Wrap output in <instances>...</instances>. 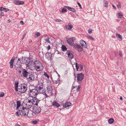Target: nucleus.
<instances>
[{
	"instance_id": "nucleus-57",
	"label": "nucleus",
	"mask_w": 126,
	"mask_h": 126,
	"mask_svg": "<svg viewBox=\"0 0 126 126\" xmlns=\"http://www.w3.org/2000/svg\"><path fill=\"white\" fill-rule=\"evenodd\" d=\"M12 105H13V107H13L14 108V107L15 106V103L14 102H13V103H12Z\"/></svg>"
},
{
	"instance_id": "nucleus-47",
	"label": "nucleus",
	"mask_w": 126,
	"mask_h": 126,
	"mask_svg": "<svg viewBox=\"0 0 126 126\" xmlns=\"http://www.w3.org/2000/svg\"><path fill=\"white\" fill-rule=\"evenodd\" d=\"M92 29H90L88 30V32L89 33H91L92 32Z\"/></svg>"
},
{
	"instance_id": "nucleus-45",
	"label": "nucleus",
	"mask_w": 126,
	"mask_h": 126,
	"mask_svg": "<svg viewBox=\"0 0 126 126\" xmlns=\"http://www.w3.org/2000/svg\"><path fill=\"white\" fill-rule=\"evenodd\" d=\"M4 13L3 12H1L0 14V18H1L2 16H4Z\"/></svg>"
},
{
	"instance_id": "nucleus-41",
	"label": "nucleus",
	"mask_w": 126,
	"mask_h": 126,
	"mask_svg": "<svg viewBox=\"0 0 126 126\" xmlns=\"http://www.w3.org/2000/svg\"><path fill=\"white\" fill-rule=\"evenodd\" d=\"M4 93L2 92H1L0 93V97H2L4 95Z\"/></svg>"
},
{
	"instance_id": "nucleus-54",
	"label": "nucleus",
	"mask_w": 126,
	"mask_h": 126,
	"mask_svg": "<svg viewBox=\"0 0 126 126\" xmlns=\"http://www.w3.org/2000/svg\"><path fill=\"white\" fill-rule=\"evenodd\" d=\"M121 5L119 4H118L117 5V7L118 8H121Z\"/></svg>"
},
{
	"instance_id": "nucleus-2",
	"label": "nucleus",
	"mask_w": 126,
	"mask_h": 126,
	"mask_svg": "<svg viewBox=\"0 0 126 126\" xmlns=\"http://www.w3.org/2000/svg\"><path fill=\"white\" fill-rule=\"evenodd\" d=\"M33 66L37 70L39 71L43 68L42 65L38 61H36L33 62Z\"/></svg>"
},
{
	"instance_id": "nucleus-6",
	"label": "nucleus",
	"mask_w": 126,
	"mask_h": 126,
	"mask_svg": "<svg viewBox=\"0 0 126 126\" xmlns=\"http://www.w3.org/2000/svg\"><path fill=\"white\" fill-rule=\"evenodd\" d=\"M75 40V38L74 37L70 38L67 39V42L70 45L72 46L74 44V42Z\"/></svg>"
},
{
	"instance_id": "nucleus-36",
	"label": "nucleus",
	"mask_w": 126,
	"mask_h": 126,
	"mask_svg": "<svg viewBox=\"0 0 126 126\" xmlns=\"http://www.w3.org/2000/svg\"><path fill=\"white\" fill-rule=\"evenodd\" d=\"M79 64H78L77 63H76V69H77V71H78V69L79 67Z\"/></svg>"
},
{
	"instance_id": "nucleus-15",
	"label": "nucleus",
	"mask_w": 126,
	"mask_h": 126,
	"mask_svg": "<svg viewBox=\"0 0 126 126\" xmlns=\"http://www.w3.org/2000/svg\"><path fill=\"white\" fill-rule=\"evenodd\" d=\"M67 54L68 57L71 59H72L74 58V56L73 54L71 52L70 50H68L66 52Z\"/></svg>"
},
{
	"instance_id": "nucleus-33",
	"label": "nucleus",
	"mask_w": 126,
	"mask_h": 126,
	"mask_svg": "<svg viewBox=\"0 0 126 126\" xmlns=\"http://www.w3.org/2000/svg\"><path fill=\"white\" fill-rule=\"evenodd\" d=\"M67 9L65 8H63L62 9V12L63 13H64L67 12Z\"/></svg>"
},
{
	"instance_id": "nucleus-56",
	"label": "nucleus",
	"mask_w": 126,
	"mask_h": 126,
	"mask_svg": "<svg viewBox=\"0 0 126 126\" xmlns=\"http://www.w3.org/2000/svg\"><path fill=\"white\" fill-rule=\"evenodd\" d=\"M119 55L120 56H121L122 55V53L121 51L119 52Z\"/></svg>"
},
{
	"instance_id": "nucleus-25",
	"label": "nucleus",
	"mask_w": 126,
	"mask_h": 126,
	"mask_svg": "<svg viewBox=\"0 0 126 126\" xmlns=\"http://www.w3.org/2000/svg\"><path fill=\"white\" fill-rule=\"evenodd\" d=\"M41 108L40 107H39L36 109L35 110H34V113L36 114L40 113L41 112Z\"/></svg>"
},
{
	"instance_id": "nucleus-60",
	"label": "nucleus",
	"mask_w": 126,
	"mask_h": 126,
	"mask_svg": "<svg viewBox=\"0 0 126 126\" xmlns=\"http://www.w3.org/2000/svg\"><path fill=\"white\" fill-rule=\"evenodd\" d=\"M50 47L49 45V46L47 47V49H48V50H49L50 49Z\"/></svg>"
},
{
	"instance_id": "nucleus-5",
	"label": "nucleus",
	"mask_w": 126,
	"mask_h": 126,
	"mask_svg": "<svg viewBox=\"0 0 126 126\" xmlns=\"http://www.w3.org/2000/svg\"><path fill=\"white\" fill-rule=\"evenodd\" d=\"M29 59L27 57H22L21 58L20 62L23 64H26L27 66L28 65V61Z\"/></svg>"
},
{
	"instance_id": "nucleus-58",
	"label": "nucleus",
	"mask_w": 126,
	"mask_h": 126,
	"mask_svg": "<svg viewBox=\"0 0 126 126\" xmlns=\"http://www.w3.org/2000/svg\"><path fill=\"white\" fill-rule=\"evenodd\" d=\"M20 23L22 25H23L24 24V23L22 21H20Z\"/></svg>"
},
{
	"instance_id": "nucleus-17",
	"label": "nucleus",
	"mask_w": 126,
	"mask_h": 126,
	"mask_svg": "<svg viewBox=\"0 0 126 126\" xmlns=\"http://www.w3.org/2000/svg\"><path fill=\"white\" fill-rule=\"evenodd\" d=\"M80 43L81 45L85 48H86L87 47V45L85 42L83 40H81L80 41Z\"/></svg>"
},
{
	"instance_id": "nucleus-12",
	"label": "nucleus",
	"mask_w": 126,
	"mask_h": 126,
	"mask_svg": "<svg viewBox=\"0 0 126 126\" xmlns=\"http://www.w3.org/2000/svg\"><path fill=\"white\" fill-rule=\"evenodd\" d=\"M42 88H44L43 83L41 82H39L38 84H37L36 86V89L38 90Z\"/></svg>"
},
{
	"instance_id": "nucleus-35",
	"label": "nucleus",
	"mask_w": 126,
	"mask_h": 126,
	"mask_svg": "<svg viewBox=\"0 0 126 126\" xmlns=\"http://www.w3.org/2000/svg\"><path fill=\"white\" fill-rule=\"evenodd\" d=\"M28 61L29 62H28V66H29V65H31V64H32L33 63V61H29L28 60Z\"/></svg>"
},
{
	"instance_id": "nucleus-20",
	"label": "nucleus",
	"mask_w": 126,
	"mask_h": 126,
	"mask_svg": "<svg viewBox=\"0 0 126 126\" xmlns=\"http://www.w3.org/2000/svg\"><path fill=\"white\" fill-rule=\"evenodd\" d=\"M52 105L57 108H58L60 106V105L56 101L53 102L52 103Z\"/></svg>"
},
{
	"instance_id": "nucleus-8",
	"label": "nucleus",
	"mask_w": 126,
	"mask_h": 126,
	"mask_svg": "<svg viewBox=\"0 0 126 126\" xmlns=\"http://www.w3.org/2000/svg\"><path fill=\"white\" fill-rule=\"evenodd\" d=\"M40 101V100L37 99L35 97H34L32 99V104H33L36 106H37Z\"/></svg>"
},
{
	"instance_id": "nucleus-3",
	"label": "nucleus",
	"mask_w": 126,
	"mask_h": 126,
	"mask_svg": "<svg viewBox=\"0 0 126 126\" xmlns=\"http://www.w3.org/2000/svg\"><path fill=\"white\" fill-rule=\"evenodd\" d=\"M29 94L30 96L32 97L33 95L34 96L37 95L38 93H37V90L36 89H32L29 90L28 91Z\"/></svg>"
},
{
	"instance_id": "nucleus-29",
	"label": "nucleus",
	"mask_w": 126,
	"mask_h": 126,
	"mask_svg": "<svg viewBox=\"0 0 126 126\" xmlns=\"http://www.w3.org/2000/svg\"><path fill=\"white\" fill-rule=\"evenodd\" d=\"M21 106V103L20 101H17V108L16 110L19 109V107Z\"/></svg>"
},
{
	"instance_id": "nucleus-27",
	"label": "nucleus",
	"mask_w": 126,
	"mask_h": 126,
	"mask_svg": "<svg viewBox=\"0 0 126 126\" xmlns=\"http://www.w3.org/2000/svg\"><path fill=\"white\" fill-rule=\"evenodd\" d=\"M80 87L79 86H76L73 87L72 89H74L75 90H76L77 92H78L79 91Z\"/></svg>"
},
{
	"instance_id": "nucleus-1",
	"label": "nucleus",
	"mask_w": 126,
	"mask_h": 126,
	"mask_svg": "<svg viewBox=\"0 0 126 126\" xmlns=\"http://www.w3.org/2000/svg\"><path fill=\"white\" fill-rule=\"evenodd\" d=\"M29 112V108H26L23 107L18 110L19 114L24 116L27 115Z\"/></svg>"
},
{
	"instance_id": "nucleus-40",
	"label": "nucleus",
	"mask_w": 126,
	"mask_h": 126,
	"mask_svg": "<svg viewBox=\"0 0 126 126\" xmlns=\"http://www.w3.org/2000/svg\"><path fill=\"white\" fill-rule=\"evenodd\" d=\"M40 33L39 32H37L36 33H35V35L36 36V37H38L40 35Z\"/></svg>"
},
{
	"instance_id": "nucleus-14",
	"label": "nucleus",
	"mask_w": 126,
	"mask_h": 126,
	"mask_svg": "<svg viewBox=\"0 0 126 126\" xmlns=\"http://www.w3.org/2000/svg\"><path fill=\"white\" fill-rule=\"evenodd\" d=\"M15 59V57H13L11 59L10 62H9V63L10 64V67L11 68H13V64Z\"/></svg>"
},
{
	"instance_id": "nucleus-51",
	"label": "nucleus",
	"mask_w": 126,
	"mask_h": 126,
	"mask_svg": "<svg viewBox=\"0 0 126 126\" xmlns=\"http://www.w3.org/2000/svg\"><path fill=\"white\" fill-rule=\"evenodd\" d=\"M19 113L18 112V111H17V112H16V115H17V116H19V115H20L19 114Z\"/></svg>"
},
{
	"instance_id": "nucleus-59",
	"label": "nucleus",
	"mask_w": 126,
	"mask_h": 126,
	"mask_svg": "<svg viewBox=\"0 0 126 126\" xmlns=\"http://www.w3.org/2000/svg\"><path fill=\"white\" fill-rule=\"evenodd\" d=\"M28 58V59H29V61H33V60L32 59V58H31V57H29V58Z\"/></svg>"
},
{
	"instance_id": "nucleus-18",
	"label": "nucleus",
	"mask_w": 126,
	"mask_h": 126,
	"mask_svg": "<svg viewBox=\"0 0 126 126\" xmlns=\"http://www.w3.org/2000/svg\"><path fill=\"white\" fill-rule=\"evenodd\" d=\"M66 29L67 30H71L73 27V26L70 23H68V25H66L65 26Z\"/></svg>"
},
{
	"instance_id": "nucleus-42",
	"label": "nucleus",
	"mask_w": 126,
	"mask_h": 126,
	"mask_svg": "<svg viewBox=\"0 0 126 126\" xmlns=\"http://www.w3.org/2000/svg\"><path fill=\"white\" fill-rule=\"evenodd\" d=\"M6 9V8L3 7H0V10L1 11H4V10Z\"/></svg>"
},
{
	"instance_id": "nucleus-9",
	"label": "nucleus",
	"mask_w": 126,
	"mask_h": 126,
	"mask_svg": "<svg viewBox=\"0 0 126 126\" xmlns=\"http://www.w3.org/2000/svg\"><path fill=\"white\" fill-rule=\"evenodd\" d=\"M22 74L23 76L25 77H27L30 73H29L25 69L22 68Z\"/></svg>"
},
{
	"instance_id": "nucleus-43",
	"label": "nucleus",
	"mask_w": 126,
	"mask_h": 126,
	"mask_svg": "<svg viewBox=\"0 0 126 126\" xmlns=\"http://www.w3.org/2000/svg\"><path fill=\"white\" fill-rule=\"evenodd\" d=\"M108 3L107 2L104 3L103 4V6H104L107 7H108Z\"/></svg>"
},
{
	"instance_id": "nucleus-39",
	"label": "nucleus",
	"mask_w": 126,
	"mask_h": 126,
	"mask_svg": "<svg viewBox=\"0 0 126 126\" xmlns=\"http://www.w3.org/2000/svg\"><path fill=\"white\" fill-rule=\"evenodd\" d=\"M44 75L46 76V77H47V78L48 79L49 78V76L47 74V73L46 72H45L44 74Z\"/></svg>"
},
{
	"instance_id": "nucleus-26",
	"label": "nucleus",
	"mask_w": 126,
	"mask_h": 126,
	"mask_svg": "<svg viewBox=\"0 0 126 126\" xmlns=\"http://www.w3.org/2000/svg\"><path fill=\"white\" fill-rule=\"evenodd\" d=\"M116 37L118 38V40L119 41H121L122 40V36L120 34H118L117 33L116 34Z\"/></svg>"
},
{
	"instance_id": "nucleus-21",
	"label": "nucleus",
	"mask_w": 126,
	"mask_h": 126,
	"mask_svg": "<svg viewBox=\"0 0 126 126\" xmlns=\"http://www.w3.org/2000/svg\"><path fill=\"white\" fill-rule=\"evenodd\" d=\"M64 7L66 8L69 10L73 12H74L75 13L76 12V10L75 9L73 8L70 7L69 6H65Z\"/></svg>"
},
{
	"instance_id": "nucleus-62",
	"label": "nucleus",
	"mask_w": 126,
	"mask_h": 126,
	"mask_svg": "<svg viewBox=\"0 0 126 126\" xmlns=\"http://www.w3.org/2000/svg\"><path fill=\"white\" fill-rule=\"evenodd\" d=\"M15 90L16 91H18V89H17L18 87H15Z\"/></svg>"
},
{
	"instance_id": "nucleus-30",
	"label": "nucleus",
	"mask_w": 126,
	"mask_h": 126,
	"mask_svg": "<svg viewBox=\"0 0 126 126\" xmlns=\"http://www.w3.org/2000/svg\"><path fill=\"white\" fill-rule=\"evenodd\" d=\"M114 120L113 118H110L108 121V123L109 124H112L114 122Z\"/></svg>"
},
{
	"instance_id": "nucleus-55",
	"label": "nucleus",
	"mask_w": 126,
	"mask_h": 126,
	"mask_svg": "<svg viewBox=\"0 0 126 126\" xmlns=\"http://www.w3.org/2000/svg\"><path fill=\"white\" fill-rule=\"evenodd\" d=\"M44 94V95H45V96L46 98L48 97V96H47V94L46 93H44V94Z\"/></svg>"
},
{
	"instance_id": "nucleus-7",
	"label": "nucleus",
	"mask_w": 126,
	"mask_h": 126,
	"mask_svg": "<svg viewBox=\"0 0 126 126\" xmlns=\"http://www.w3.org/2000/svg\"><path fill=\"white\" fill-rule=\"evenodd\" d=\"M26 78L29 81H31L34 79L35 76L32 73H30Z\"/></svg>"
},
{
	"instance_id": "nucleus-53",
	"label": "nucleus",
	"mask_w": 126,
	"mask_h": 126,
	"mask_svg": "<svg viewBox=\"0 0 126 126\" xmlns=\"http://www.w3.org/2000/svg\"><path fill=\"white\" fill-rule=\"evenodd\" d=\"M21 70L22 71V69H19L18 70H17V71L20 74L21 72Z\"/></svg>"
},
{
	"instance_id": "nucleus-13",
	"label": "nucleus",
	"mask_w": 126,
	"mask_h": 126,
	"mask_svg": "<svg viewBox=\"0 0 126 126\" xmlns=\"http://www.w3.org/2000/svg\"><path fill=\"white\" fill-rule=\"evenodd\" d=\"M37 90V93H38L44 94V93L46 91L44 87L42 88H41Z\"/></svg>"
},
{
	"instance_id": "nucleus-11",
	"label": "nucleus",
	"mask_w": 126,
	"mask_h": 126,
	"mask_svg": "<svg viewBox=\"0 0 126 126\" xmlns=\"http://www.w3.org/2000/svg\"><path fill=\"white\" fill-rule=\"evenodd\" d=\"M47 91L48 92V93L51 95H52L53 93L52 91V88L51 86L50 85H49L47 86Z\"/></svg>"
},
{
	"instance_id": "nucleus-34",
	"label": "nucleus",
	"mask_w": 126,
	"mask_h": 126,
	"mask_svg": "<svg viewBox=\"0 0 126 126\" xmlns=\"http://www.w3.org/2000/svg\"><path fill=\"white\" fill-rule=\"evenodd\" d=\"M49 38L48 37H47L46 38H45V40L46 42H47V43H50V42L49 41Z\"/></svg>"
},
{
	"instance_id": "nucleus-64",
	"label": "nucleus",
	"mask_w": 126,
	"mask_h": 126,
	"mask_svg": "<svg viewBox=\"0 0 126 126\" xmlns=\"http://www.w3.org/2000/svg\"><path fill=\"white\" fill-rule=\"evenodd\" d=\"M18 60L19 61H21V58H18Z\"/></svg>"
},
{
	"instance_id": "nucleus-16",
	"label": "nucleus",
	"mask_w": 126,
	"mask_h": 126,
	"mask_svg": "<svg viewBox=\"0 0 126 126\" xmlns=\"http://www.w3.org/2000/svg\"><path fill=\"white\" fill-rule=\"evenodd\" d=\"M71 103L70 102H67L63 104V107L65 108L71 106Z\"/></svg>"
},
{
	"instance_id": "nucleus-4",
	"label": "nucleus",
	"mask_w": 126,
	"mask_h": 126,
	"mask_svg": "<svg viewBox=\"0 0 126 126\" xmlns=\"http://www.w3.org/2000/svg\"><path fill=\"white\" fill-rule=\"evenodd\" d=\"M84 77V75L82 73L78 74L77 76V82L80 83L81 82Z\"/></svg>"
},
{
	"instance_id": "nucleus-24",
	"label": "nucleus",
	"mask_w": 126,
	"mask_h": 126,
	"mask_svg": "<svg viewBox=\"0 0 126 126\" xmlns=\"http://www.w3.org/2000/svg\"><path fill=\"white\" fill-rule=\"evenodd\" d=\"M19 88H18L19 92H20L21 93H25L24 89H23L22 87L19 86Z\"/></svg>"
},
{
	"instance_id": "nucleus-46",
	"label": "nucleus",
	"mask_w": 126,
	"mask_h": 126,
	"mask_svg": "<svg viewBox=\"0 0 126 126\" xmlns=\"http://www.w3.org/2000/svg\"><path fill=\"white\" fill-rule=\"evenodd\" d=\"M18 82L16 83H15V87H18Z\"/></svg>"
},
{
	"instance_id": "nucleus-37",
	"label": "nucleus",
	"mask_w": 126,
	"mask_h": 126,
	"mask_svg": "<svg viewBox=\"0 0 126 126\" xmlns=\"http://www.w3.org/2000/svg\"><path fill=\"white\" fill-rule=\"evenodd\" d=\"M79 67L80 68V70H83V66L82 65L80 64H79Z\"/></svg>"
},
{
	"instance_id": "nucleus-28",
	"label": "nucleus",
	"mask_w": 126,
	"mask_h": 126,
	"mask_svg": "<svg viewBox=\"0 0 126 126\" xmlns=\"http://www.w3.org/2000/svg\"><path fill=\"white\" fill-rule=\"evenodd\" d=\"M21 86L23 88V89H24V91L25 92L27 90V88L26 87L27 85L24 84L21 85Z\"/></svg>"
},
{
	"instance_id": "nucleus-61",
	"label": "nucleus",
	"mask_w": 126,
	"mask_h": 126,
	"mask_svg": "<svg viewBox=\"0 0 126 126\" xmlns=\"http://www.w3.org/2000/svg\"><path fill=\"white\" fill-rule=\"evenodd\" d=\"M112 6L113 7V8L115 9H116V7H115V6L114 5H112Z\"/></svg>"
},
{
	"instance_id": "nucleus-19",
	"label": "nucleus",
	"mask_w": 126,
	"mask_h": 126,
	"mask_svg": "<svg viewBox=\"0 0 126 126\" xmlns=\"http://www.w3.org/2000/svg\"><path fill=\"white\" fill-rule=\"evenodd\" d=\"M14 3L16 5H20L24 3V2L18 0H16L14 1Z\"/></svg>"
},
{
	"instance_id": "nucleus-38",
	"label": "nucleus",
	"mask_w": 126,
	"mask_h": 126,
	"mask_svg": "<svg viewBox=\"0 0 126 126\" xmlns=\"http://www.w3.org/2000/svg\"><path fill=\"white\" fill-rule=\"evenodd\" d=\"M91 40H94V39L90 35H88L87 36Z\"/></svg>"
},
{
	"instance_id": "nucleus-63",
	"label": "nucleus",
	"mask_w": 126,
	"mask_h": 126,
	"mask_svg": "<svg viewBox=\"0 0 126 126\" xmlns=\"http://www.w3.org/2000/svg\"><path fill=\"white\" fill-rule=\"evenodd\" d=\"M25 37V34H24L23 36V38H22V40H23L24 38Z\"/></svg>"
},
{
	"instance_id": "nucleus-32",
	"label": "nucleus",
	"mask_w": 126,
	"mask_h": 126,
	"mask_svg": "<svg viewBox=\"0 0 126 126\" xmlns=\"http://www.w3.org/2000/svg\"><path fill=\"white\" fill-rule=\"evenodd\" d=\"M32 100H29L28 101V102H28L29 103H30V102H31V103L32 104ZM28 107L29 108H31L32 106V104L31 105V104L30 105H29V104H28Z\"/></svg>"
},
{
	"instance_id": "nucleus-44",
	"label": "nucleus",
	"mask_w": 126,
	"mask_h": 126,
	"mask_svg": "<svg viewBox=\"0 0 126 126\" xmlns=\"http://www.w3.org/2000/svg\"><path fill=\"white\" fill-rule=\"evenodd\" d=\"M123 15L122 14L120 13H118V17L119 18H121L123 16Z\"/></svg>"
},
{
	"instance_id": "nucleus-49",
	"label": "nucleus",
	"mask_w": 126,
	"mask_h": 126,
	"mask_svg": "<svg viewBox=\"0 0 126 126\" xmlns=\"http://www.w3.org/2000/svg\"><path fill=\"white\" fill-rule=\"evenodd\" d=\"M55 21H56L58 22H60L61 21V20L60 19H56L55 20Z\"/></svg>"
},
{
	"instance_id": "nucleus-48",
	"label": "nucleus",
	"mask_w": 126,
	"mask_h": 126,
	"mask_svg": "<svg viewBox=\"0 0 126 126\" xmlns=\"http://www.w3.org/2000/svg\"><path fill=\"white\" fill-rule=\"evenodd\" d=\"M32 122L33 123V124H37V121L35 120V121H33Z\"/></svg>"
},
{
	"instance_id": "nucleus-10",
	"label": "nucleus",
	"mask_w": 126,
	"mask_h": 126,
	"mask_svg": "<svg viewBox=\"0 0 126 126\" xmlns=\"http://www.w3.org/2000/svg\"><path fill=\"white\" fill-rule=\"evenodd\" d=\"M74 47L75 49L77 48L78 51L81 52L83 50L82 48L80 45L76 44L74 45Z\"/></svg>"
},
{
	"instance_id": "nucleus-22",
	"label": "nucleus",
	"mask_w": 126,
	"mask_h": 126,
	"mask_svg": "<svg viewBox=\"0 0 126 126\" xmlns=\"http://www.w3.org/2000/svg\"><path fill=\"white\" fill-rule=\"evenodd\" d=\"M15 68L17 70H18L19 69H22V68L20 65L18 64H16L15 65Z\"/></svg>"
},
{
	"instance_id": "nucleus-50",
	"label": "nucleus",
	"mask_w": 126,
	"mask_h": 126,
	"mask_svg": "<svg viewBox=\"0 0 126 126\" xmlns=\"http://www.w3.org/2000/svg\"><path fill=\"white\" fill-rule=\"evenodd\" d=\"M77 3L78 4V5L79 6L80 8H81V7L80 4L78 2H77Z\"/></svg>"
},
{
	"instance_id": "nucleus-52",
	"label": "nucleus",
	"mask_w": 126,
	"mask_h": 126,
	"mask_svg": "<svg viewBox=\"0 0 126 126\" xmlns=\"http://www.w3.org/2000/svg\"><path fill=\"white\" fill-rule=\"evenodd\" d=\"M9 10L8 9L6 8V9L4 10V11L5 12H6L8 11H9Z\"/></svg>"
},
{
	"instance_id": "nucleus-31",
	"label": "nucleus",
	"mask_w": 126,
	"mask_h": 126,
	"mask_svg": "<svg viewBox=\"0 0 126 126\" xmlns=\"http://www.w3.org/2000/svg\"><path fill=\"white\" fill-rule=\"evenodd\" d=\"M62 48L63 51H64L67 50V48L64 45H63L62 47Z\"/></svg>"
},
{
	"instance_id": "nucleus-23",
	"label": "nucleus",
	"mask_w": 126,
	"mask_h": 126,
	"mask_svg": "<svg viewBox=\"0 0 126 126\" xmlns=\"http://www.w3.org/2000/svg\"><path fill=\"white\" fill-rule=\"evenodd\" d=\"M46 58L48 60L51 59L52 57L51 54L49 55V52L46 53Z\"/></svg>"
}]
</instances>
